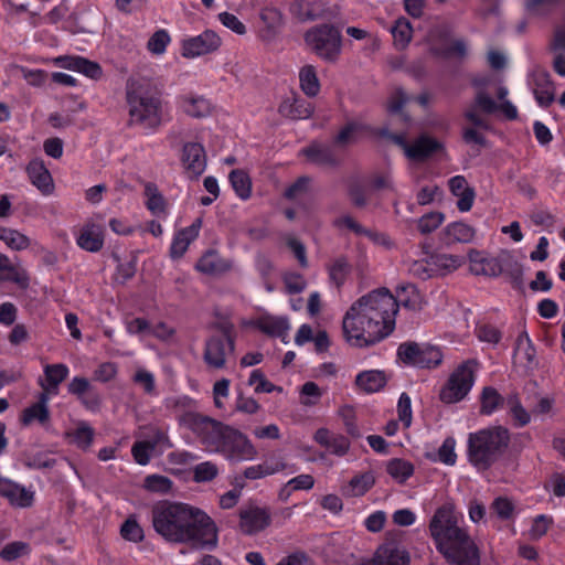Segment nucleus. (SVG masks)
Segmentation results:
<instances>
[{
    "label": "nucleus",
    "instance_id": "1",
    "mask_svg": "<svg viewBox=\"0 0 565 565\" xmlns=\"http://www.w3.org/2000/svg\"><path fill=\"white\" fill-rule=\"evenodd\" d=\"M154 531L167 542L190 544L194 548H214L217 545L215 522L198 507L162 500L151 509Z\"/></svg>",
    "mask_w": 565,
    "mask_h": 565
},
{
    "label": "nucleus",
    "instance_id": "2",
    "mask_svg": "<svg viewBox=\"0 0 565 565\" xmlns=\"http://www.w3.org/2000/svg\"><path fill=\"white\" fill-rule=\"evenodd\" d=\"M177 420L209 451L236 460L252 459L256 455L255 447L244 434L207 415L189 409L179 414Z\"/></svg>",
    "mask_w": 565,
    "mask_h": 565
},
{
    "label": "nucleus",
    "instance_id": "3",
    "mask_svg": "<svg viewBox=\"0 0 565 565\" xmlns=\"http://www.w3.org/2000/svg\"><path fill=\"white\" fill-rule=\"evenodd\" d=\"M430 535L437 550L449 565H481L480 550L469 534L458 526L457 516L449 505L437 509L429 523Z\"/></svg>",
    "mask_w": 565,
    "mask_h": 565
},
{
    "label": "nucleus",
    "instance_id": "4",
    "mask_svg": "<svg viewBox=\"0 0 565 565\" xmlns=\"http://www.w3.org/2000/svg\"><path fill=\"white\" fill-rule=\"evenodd\" d=\"M126 98L129 105V125L156 130L162 124L160 93L145 79L127 81Z\"/></svg>",
    "mask_w": 565,
    "mask_h": 565
},
{
    "label": "nucleus",
    "instance_id": "5",
    "mask_svg": "<svg viewBox=\"0 0 565 565\" xmlns=\"http://www.w3.org/2000/svg\"><path fill=\"white\" fill-rule=\"evenodd\" d=\"M510 433L503 426H493L468 436V459L479 470L489 469L508 449Z\"/></svg>",
    "mask_w": 565,
    "mask_h": 565
},
{
    "label": "nucleus",
    "instance_id": "6",
    "mask_svg": "<svg viewBox=\"0 0 565 565\" xmlns=\"http://www.w3.org/2000/svg\"><path fill=\"white\" fill-rule=\"evenodd\" d=\"M391 324L379 327L364 311L360 299L354 301L342 321L344 338L354 347H371L390 335Z\"/></svg>",
    "mask_w": 565,
    "mask_h": 565
},
{
    "label": "nucleus",
    "instance_id": "7",
    "mask_svg": "<svg viewBox=\"0 0 565 565\" xmlns=\"http://www.w3.org/2000/svg\"><path fill=\"white\" fill-rule=\"evenodd\" d=\"M303 40L308 49L321 60L334 63L342 52V34L332 23H321L305 32Z\"/></svg>",
    "mask_w": 565,
    "mask_h": 565
},
{
    "label": "nucleus",
    "instance_id": "8",
    "mask_svg": "<svg viewBox=\"0 0 565 565\" xmlns=\"http://www.w3.org/2000/svg\"><path fill=\"white\" fill-rule=\"evenodd\" d=\"M470 270L475 275L497 277L508 273L515 281H520L523 275L522 266L509 253H501L498 257H487L477 249L468 253Z\"/></svg>",
    "mask_w": 565,
    "mask_h": 565
},
{
    "label": "nucleus",
    "instance_id": "9",
    "mask_svg": "<svg viewBox=\"0 0 565 565\" xmlns=\"http://www.w3.org/2000/svg\"><path fill=\"white\" fill-rule=\"evenodd\" d=\"M364 311L372 317L374 323L379 327L391 324L390 334L395 329V318L399 309V305L388 289H379L369 292L359 298Z\"/></svg>",
    "mask_w": 565,
    "mask_h": 565
},
{
    "label": "nucleus",
    "instance_id": "10",
    "mask_svg": "<svg viewBox=\"0 0 565 565\" xmlns=\"http://www.w3.org/2000/svg\"><path fill=\"white\" fill-rule=\"evenodd\" d=\"M476 366L475 360H468L455 370L440 391L439 397L444 403H457L469 393L475 381Z\"/></svg>",
    "mask_w": 565,
    "mask_h": 565
},
{
    "label": "nucleus",
    "instance_id": "11",
    "mask_svg": "<svg viewBox=\"0 0 565 565\" xmlns=\"http://www.w3.org/2000/svg\"><path fill=\"white\" fill-rule=\"evenodd\" d=\"M397 358L406 365L430 369L441 363L443 354L435 347L408 341L399 344Z\"/></svg>",
    "mask_w": 565,
    "mask_h": 565
},
{
    "label": "nucleus",
    "instance_id": "12",
    "mask_svg": "<svg viewBox=\"0 0 565 565\" xmlns=\"http://www.w3.org/2000/svg\"><path fill=\"white\" fill-rule=\"evenodd\" d=\"M361 565H411V554L393 533H387L373 556Z\"/></svg>",
    "mask_w": 565,
    "mask_h": 565
},
{
    "label": "nucleus",
    "instance_id": "13",
    "mask_svg": "<svg viewBox=\"0 0 565 565\" xmlns=\"http://www.w3.org/2000/svg\"><path fill=\"white\" fill-rule=\"evenodd\" d=\"M498 110V103L486 92V89H479L475 95L472 104L466 109L463 116L472 126L490 130V122L484 119L481 114L492 115Z\"/></svg>",
    "mask_w": 565,
    "mask_h": 565
},
{
    "label": "nucleus",
    "instance_id": "14",
    "mask_svg": "<svg viewBox=\"0 0 565 565\" xmlns=\"http://www.w3.org/2000/svg\"><path fill=\"white\" fill-rule=\"evenodd\" d=\"M235 351L233 339L225 341L220 337H210L205 341L203 360L209 367L220 370L225 367L228 356Z\"/></svg>",
    "mask_w": 565,
    "mask_h": 565
},
{
    "label": "nucleus",
    "instance_id": "15",
    "mask_svg": "<svg viewBox=\"0 0 565 565\" xmlns=\"http://www.w3.org/2000/svg\"><path fill=\"white\" fill-rule=\"evenodd\" d=\"M270 522V512L266 508L249 505L239 510V529L246 535L265 530Z\"/></svg>",
    "mask_w": 565,
    "mask_h": 565
},
{
    "label": "nucleus",
    "instance_id": "16",
    "mask_svg": "<svg viewBox=\"0 0 565 565\" xmlns=\"http://www.w3.org/2000/svg\"><path fill=\"white\" fill-rule=\"evenodd\" d=\"M221 45V38L212 30H206L198 36L183 41L182 55L195 57L216 51Z\"/></svg>",
    "mask_w": 565,
    "mask_h": 565
},
{
    "label": "nucleus",
    "instance_id": "17",
    "mask_svg": "<svg viewBox=\"0 0 565 565\" xmlns=\"http://www.w3.org/2000/svg\"><path fill=\"white\" fill-rule=\"evenodd\" d=\"M182 163L190 179H198L206 168L204 147L198 142H186L182 150Z\"/></svg>",
    "mask_w": 565,
    "mask_h": 565
},
{
    "label": "nucleus",
    "instance_id": "18",
    "mask_svg": "<svg viewBox=\"0 0 565 565\" xmlns=\"http://www.w3.org/2000/svg\"><path fill=\"white\" fill-rule=\"evenodd\" d=\"M443 150L444 145L440 141L423 134L411 142V147H407L406 157L413 161L423 162Z\"/></svg>",
    "mask_w": 565,
    "mask_h": 565
},
{
    "label": "nucleus",
    "instance_id": "19",
    "mask_svg": "<svg viewBox=\"0 0 565 565\" xmlns=\"http://www.w3.org/2000/svg\"><path fill=\"white\" fill-rule=\"evenodd\" d=\"M26 173L31 183L44 195H50L54 191V182L43 160L34 159L29 162Z\"/></svg>",
    "mask_w": 565,
    "mask_h": 565
},
{
    "label": "nucleus",
    "instance_id": "20",
    "mask_svg": "<svg viewBox=\"0 0 565 565\" xmlns=\"http://www.w3.org/2000/svg\"><path fill=\"white\" fill-rule=\"evenodd\" d=\"M302 154L312 163L321 167H337L340 158L333 148L319 142H312L301 150Z\"/></svg>",
    "mask_w": 565,
    "mask_h": 565
},
{
    "label": "nucleus",
    "instance_id": "21",
    "mask_svg": "<svg viewBox=\"0 0 565 565\" xmlns=\"http://www.w3.org/2000/svg\"><path fill=\"white\" fill-rule=\"evenodd\" d=\"M313 439L322 447L327 448L331 454L342 457L350 449L349 439L341 435L330 431L328 428H319Z\"/></svg>",
    "mask_w": 565,
    "mask_h": 565
},
{
    "label": "nucleus",
    "instance_id": "22",
    "mask_svg": "<svg viewBox=\"0 0 565 565\" xmlns=\"http://www.w3.org/2000/svg\"><path fill=\"white\" fill-rule=\"evenodd\" d=\"M0 495L8 499L11 504L26 508L32 504L33 493L24 487L0 477Z\"/></svg>",
    "mask_w": 565,
    "mask_h": 565
},
{
    "label": "nucleus",
    "instance_id": "23",
    "mask_svg": "<svg viewBox=\"0 0 565 565\" xmlns=\"http://www.w3.org/2000/svg\"><path fill=\"white\" fill-rule=\"evenodd\" d=\"M278 113L285 118L301 120L311 117L313 114V107L303 98L288 97L280 103Z\"/></svg>",
    "mask_w": 565,
    "mask_h": 565
},
{
    "label": "nucleus",
    "instance_id": "24",
    "mask_svg": "<svg viewBox=\"0 0 565 565\" xmlns=\"http://www.w3.org/2000/svg\"><path fill=\"white\" fill-rule=\"evenodd\" d=\"M77 245L90 253L99 252L104 246V228L95 223L85 224L77 236Z\"/></svg>",
    "mask_w": 565,
    "mask_h": 565
},
{
    "label": "nucleus",
    "instance_id": "25",
    "mask_svg": "<svg viewBox=\"0 0 565 565\" xmlns=\"http://www.w3.org/2000/svg\"><path fill=\"white\" fill-rule=\"evenodd\" d=\"M178 103L182 113L192 118H205L212 113L211 103L203 96L193 94L182 95L179 97Z\"/></svg>",
    "mask_w": 565,
    "mask_h": 565
},
{
    "label": "nucleus",
    "instance_id": "26",
    "mask_svg": "<svg viewBox=\"0 0 565 565\" xmlns=\"http://www.w3.org/2000/svg\"><path fill=\"white\" fill-rule=\"evenodd\" d=\"M475 227L463 222L448 224L440 233V241L444 245L450 246L456 243H470L475 238Z\"/></svg>",
    "mask_w": 565,
    "mask_h": 565
},
{
    "label": "nucleus",
    "instance_id": "27",
    "mask_svg": "<svg viewBox=\"0 0 565 565\" xmlns=\"http://www.w3.org/2000/svg\"><path fill=\"white\" fill-rule=\"evenodd\" d=\"M55 62L63 68L77 71L94 79L102 76V67L98 63L81 56H60Z\"/></svg>",
    "mask_w": 565,
    "mask_h": 565
},
{
    "label": "nucleus",
    "instance_id": "28",
    "mask_svg": "<svg viewBox=\"0 0 565 565\" xmlns=\"http://www.w3.org/2000/svg\"><path fill=\"white\" fill-rule=\"evenodd\" d=\"M450 192L458 196L457 207L461 212H468L473 204L475 190L468 185L465 177L456 175L449 180Z\"/></svg>",
    "mask_w": 565,
    "mask_h": 565
},
{
    "label": "nucleus",
    "instance_id": "29",
    "mask_svg": "<svg viewBox=\"0 0 565 565\" xmlns=\"http://www.w3.org/2000/svg\"><path fill=\"white\" fill-rule=\"evenodd\" d=\"M47 393L42 392L36 403L23 409L20 418L22 425L29 426L34 420L39 422L42 425H45L50 420V411L47 407Z\"/></svg>",
    "mask_w": 565,
    "mask_h": 565
},
{
    "label": "nucleus",
    "instance_id": "30",
    "mask_svg": "<svg viewBox=\"0 0 565 565\" xmlns=\"http://www.w3.org/2000/svg\"><path fill=\"white\" fill-rule=\"evenodd\" d=\"M201 226V220H196L191 226L179 231L171 244L170 256L173 259L180 258L186 252L190 243L199 235V228Z\"/></svg>",
    "mask_w": 565,
    "mask_h": 565
},
{
    "label": "nucleus",
    "instance_id": "31",
    "mask_svg": "<svg viewBox=\"0 0 565 565\" xmlns=\"http://www.w3.org/2000/svg\"><path fill=\"white\" fill-rule=\"evenodd\" d=\"M535 99L542 107H548L555 99V87L547 72L539 73L534 79Z\"/></svg>",
    "mask_w": 565,
    "mask_h": 565
},
{
    "label": "nucleus",
    "instance_id": "32",
    "mask_svg": "<svg viewBox=\"0 0 565 565\" xmlns=\"http://www.w3.org/2000/svg\"><path fill=\"white\" fill-rule=\"evenodd\" d=\"M375 484V477L372 471L354 476L347 486L342 488L343 495L349 498L364 495Z\"/></svg>",
    "mask_w": 565,
    "mask_h": 565
},
{
    "label": "nucleus",
    "instance_id": "33",
    "mask_svg": "<svg viewBox=\"0 0 565 565\" xmlns=\"http://www.w3.org/2000/svg\"><path fill=\"white\" fill-rule=\"evenodd\" d=\"M342 223L345 227L353 231L358 235L366 236L370 241H372L376 245L384 246L386 248H391L393 243L391 238L385 234L377 231H373L362 226L351 216H344L342 218Z\"/></svg>",
    "mask_w": 565,
    "mask_h": 565
},
{
    "label": "nucleus",
    "instance_id": "34",
    "mask_svg": "<svg viewBox=\"0 0 565 565\" xmlns=\"http://www.w3.org/2000/svg\"><path fill=\"white\" fill-rule=\"evenodd\" d=\"M259 17L265 24V28L260 32L262 39L267 41L273 40L284 23L281 12L276 8H264Z\"/></svg>",
    "mask_w": 565,
    "mask_h": 565
},
{
    "label": "nucleus",
    "instance_id": "35",
    "mask_svg": "<svg viewBox=\"0 0 565 565\" xmlns=\"http://www.w3.org/2000/svg\"><path fill=\"white\" fill-rule=\"evenodd\" d=\"M329 280L340 289L351 273V265L345 256H339L327 265Z\"/></svg>",
    "mask_w": 565,
    "mask_h": 565
},
{
    "label": "nucleus",
    "instance_id": "36",
    "mask_svg": "<svg viewBox=\"0 0 565 565\" xmlns=\"http://www.w3.org/2000/svg\"><path fill=\"white\" fill-rule=\"evenodd\" d=\"M356 385L367 393L380 391L386 384L385 374L381 371H365L355 379Z\"/></svg>",
    "mask_w": 565,
    "mask_h": 565
},
{
    "label": "nucleus",
    "instance_id": "37",
    "mask_svg": "<svg viewBox=\"0 0 565 565\" xmlns=\"http://www.w3.org/2000/svg\"><path fill=\"white\" fill-rule=\"evenodd\" d=\"M47 387L41 383L44 392L56 393L58 385L67 377L68 367L63 363L49 364L44 367Z\"/></svg>",
    "mask_w": 565,
    "mask_h": 565
},
{
    "label": "nucleus",
    "instance_id": "38",
    "mask_svg": "<svg viewBox=\"0 0 565 565\" xmlns=\"http://www.w3.org/2000/svg\"><path fill=\"white\" fill-rule=\"evenodd\" d=\"M256 326L262 332L275 337L284 335L289 329L286 318L271 316L259 318Z\"/></svg>",
    "mask_w": 565,
    "mask_h": 565
},
{
    "label": "nucleus",
    "instance_id": "39",
    "mask_svg": "<svg viewBox=\"0 0 565 565\" xmlns=\"http://www.w3.org/2000/svg\"><path fill=\"white\" fill-rule=\"evenodd\" d=\"M514 355L525 361L526 367H532L535 362V349L526 331H522L515 340Z\"/></svg>",
    "mask_w": 565,
    "mask_h": 565
},
{
    "label": "nucleus",
    "instance_id": "40",
    "mask_svg": "<svg viewBox=\"0 0 565 565\" xmlns=\"http://www.w3.org/2000/svg\"><path fill=\"white\" fill-rule=\"evenodd\" d=\"M299 81L300 87L307 96L315 97L318 95L320 83L315 66L305 65L299 72Z\"/></svg>",
    "mask_w": 565,
    "mask_h": 565
},
{
    "label": "nucleus",
    "instance_id": "41",
    "mask_svg": "<svg viewBox=\"0 0 565 565\" xmlns=\"http://www.w3.org/2000/svg\"><path fill=\"white\" fill-rule=\"evenodd\" d=\"M504 398L499 392L492 386L483 387L480 395V413L483 415H490L495 409L503 405Z\"/></svg>",
    "mask_w": 565,
    "mask_h": 565
},
{
    "label": "nucleus",
    "instance_id": "42",
    "mask_svg": "<svg viewBox=\"0 0 565 565\" xmlns=\"http://www.w3.org/2000/svg\"><path fill=\"white\" fill-rule=\"evenodd\" d=\"M394 44L397 49H405L412 40L413 28L406 18H399L392 26Z\"/></svg>",
    "mask_w": 565,
    "mask_h": 565
},
{
    "label": "nucleus",
    "instance_id": "43",
    "mask_svg": "<svg viewBox=\"0 0 565 565\" xmlns=\"http://www.w3.org/2000/svg\"><path fill=\"white\" fill-rule=\"evenodd\" d=\"M230 182L234 191L241 199L246 200L250 196L252 182L248 174L245 171L239 169L233 170L230 173Z\"/></svg>",
    "mask_w": 565,
    "mask_h": 565
},
{
    "label": "nucleus",
    "instance_id": "44",
    "mask_svg": "<svg viewBox=\"0 0 565 565\" xmlns=\"http://www.w3.org/2000/svg\"><path fill=\"white\" fill-rule=\"evenodd\" d=\"M195 268L204 274L214 275L221 273L223 267V262L214 250H207L203 254V256L198 260Z\"/></svg>",
    "mask_w": 565,
    "mask_h": 565
},
{
    "label": "nucleus",
    "instance_id": "45",
    "mask_svg": "<svg viewBox=\"0 0 565 565\" xmlns=\"http://www.w3.org/2000/svg\"><path fill=\"white\" fill-rule=\"evenodd\" d=\"M386 471L392 478L402 483L414 473V466L404 459H392L387 462Z\"/></svg>",
    "mask_w": 565,
    "mask_h": 565
},
{
    "label": "nucleus",
    "instance_id": "46",
    "mask_svg": "<svg viewBox=\"0 0 565 565\" xmlns=\"http://www.w3.org/2000/svg\"><path fill=\"white\" fill-rule=\"evenodd\" d=\"M365 129L366 127L364 125L358 121H350L333 138V143L338 147L344 148L354 142L355 136Z\"/></svg>",
    "mask_w": 565,
    "mask_h": 565
},
{
    "label": "nucleus",
    "instance_id": "47",
    "mask_svg": "<svg viewBox=\"0 0 565 565\" xmlns=\"http://www.w3.org/2000/svg\"><path fill=\"white\" fill-rule=\"evenodd\" d=\"M433 264L436 266V275L440 270L452 271L459 268L465 263L463 256L450 254H435L431 255Z\"/></svg>",
    "mask_w": 565,
    "mask_h": 565
},
{
    "label": "nucleus",
    "instance_id": "48",
    "mask_svg": "<svg viewBox=\"0 0 565 565\" xmlns=\"http://www.w3.org/2000/svg\"><path fill=\"white\" fill-rule=\"evenodd\" d=\"M0 239L17 250L25 249L30 245V239L25 235L7 227L0 228Z\"/></svg>",
    "mask_w": 565,
    "mask_h": 565
},
{
    "label": "nucleus",
    "instance_id": "49",
    "mask_svg": "<svg viewBox=\"0 0 565 565\" xmlns=\"http://www.w3.org/2000/svg\"><path fill=\"white\" fill-rule=\"evenodd\" d=\"M173 482L170 478L161 475H149L145 478L143 488L150 492L166 494L172 489Z\"/></svg>",
    "mask_w": 565,
    "mask_h": 565
},
{
    "label": "nucleus",
    "instance_id": "50",
    "mask_svg": "<svg viewBox=\"0 0 565 565\" xmlns=\"http://www.w3.org/2000/svg\"><path fill=\"white\" fill-rule=\"evenodd\" d=\"M145 194L147 196V207L153 213V214H160L163 213L166 210V203L164 199L159 192L158 188L153 183H147L145 186Z\"/></svg>",
    "mask_w": 565,
    "mask_h": 565
},
{
    "label": "nucleus",
    "instance_id": "51",
    "mask_svg": "<svg viewBox=\"0 0 565 565\" xmlns=\"http://www.w3.org/2000/svg\"><path fill=\"white\" fill-rule=\"evenodd\" d=\"M491 514L497 515L499 519L507 521L511 520L514 514V504L507 497H498L490 505Z\"/></svg>",
    "mask_w": 565,
    "mask_h": 565
},
{
    "label": "nucleus",
    "instance_id": "52",
    "mask_svg": "<svg viewBox=\"0 0 565 565\" xmlns=\"http://www.w3.org/2000/svg\"><path fill=\"white\" fill-rule=\"evenodd\" d=\"M445 220V215L441 212H430L423 215L417 221V230L426 235L438 228Z\"/></svg>",
    "mask_w": 565,
    "mask_h": 565
},
{
    "label": "nucleus",
    "instance_id": "53",
    "mask_svg": "<svg viewBox=\"0 0 565 565\" xmlns=\"http://www.w3.org/2000/svg\"><path fill=\"white\" fill-rule=\"evenodd\" d=\"M408 270L411 275L422 280L428 279L436 275V266H434L433 264L431 256L429 257V259H420L413 262Z\"/></svg>",
    "mask_w": 565,
    "mask_h": 565
},
{
    "label": "nucleus",
    "instance_id": "54",
    "mask_svg": "<svg viewBox=\"0 0 565 565\" xmlns=\"http://www.w3.org/2000/svg\"><path fill=\"white\" fill-rule=\"evenodd\" d=\"M339 416L342 418L345 431L353 438L361 437L356 425V416L352 406L344 405L339 409Z\"/></svg>",
    "mask_w": 565,
    "mask_h": 565
},
{
    "label": "nucleus",
    "instance_id": "55",
    "mask_svg": "<svg viewBox=\"0 0 565 565\" xmlns=\"http://www.w3.org/2000/svg\"><path fill=\"white\" fill-rule=\"evenodd\" d=\"M248 385L255 386L256 393H271L274 391L281 392L282 388L269 382L260 370H254L249 376Z\"/></svg>",
    "mask_w": 565,
    "mask_h": 565
},
{
    "label": "nucleus",
    "instance_id": "56",
    "mask_svg": "<svg viewBox=\"0 0 565 565\" xmlns=\"http://www.w3.org/2000/svg\"><path fill=\"white\" fill-rule=\"evenodd\" d=\"M56 460L47 457L44 452H36L32 455H25L23 465L29 469H50L54 467Z\"/></svg>",
    "mask_w": 565,
    "mask_h": 565
},
{
    "label": "nucleus",
    "instance_id": "57",
    "mask_svg": "<svg viewBox=\"0 0 565 565\" xmlns=\"http://www.w3.org/2000/svg\"><path fill=\"white\" fill-rule=\"evenodd\" d=\"M322 396V391L315 382H306L300 388V403L305 406H312Z\"/></svg>",
    "mask_w": 565,
    "mask_h": 565
},
{
    "label": "nucleus",
    "instance_id": "58",
    "mask_svg": "<svg viewBox=\"0 0 565 565\" xmlns=\"http://www.w3.org/2000/svg\"><path fill=\"white\" fill-rule=\"evenodd\" d=\"M218 475V468L211 461L201 462L193 470V479L196 482L212 481Z\"/></svg>",
    "mask_w": 565,
    "mask_h": 565
},
{
    "label": "nucleus",
    "instance_id": "59",
    "mask_svg": "<svg viewBox=\"0 0 565 565\" xmlns=\"http://www.w3.org/2000/svg\"><path fill=\"white\" fill-rule=\"evenodd\" d=\"M121 536L131 542H141L143 540V530L135 519H127L120 529Z\"/></svg>",
    "mask_w": 565,
    "mask_h": 565
},
{
    "label": "nucleus",
    "instance_id": "60",
    "mask_svg": "<svg viewBox=\"0 0 565 565\" xmlns=\"http://www.w3.org/2000/svg\"><path fill=\"white\" fill-rule=\"evenodd\" d=\"M29 550H30V547L26 543L17 541V542L7 544L0 552V556L4 561L10 562V561H14V559L21 557L22 555L28 554Z\"/></svg>",
    "mask_w": 565,
    "mask_h": 565
},
{
    "label": "nucleus",
    "instance_id": "61",
    "mask_svg": "<svg viewBox=\"0 0 565 565\" xmlns=\"http://www.w3.org/2000/svg\"><path fill=\"white\" fill-rule=\"evenodd\" d=\"M170 36L167 31L159 30L149 39L147 47L153 54H162L166 51Z\"/></svg>",
    "mask_w": 565,
    "mask_h": 565
},
{
    "label": "nucleus",
    "instance_id": "62",
    "mask_svg": "<svg viewBox=\"0 0 565 565\" xmlns=\"http://www.w3.org/2000/svg\"><path fill=\"white\" fill-rule=\"evenodd\" d=\"M282 280L287 292L291 295L301 292L307 286L306 279L298 273H286Z\"/></svg>",
    "mask_w": 565,
    "mask_h": 565
},
{
    "label": "nucleus",
    "instance_id": "63",
    "mask_svg": "<svg viewBox=\"0 0 565 565\" xmlns=\"http://www.w3.org/2000/svg\"><path fill=\"white\" fill-rule=\"evenodd\" d=\"M153 445L148 444L146 440L137 441L131 448L134 459L139 465H147L150 461V454L153 451Z\"/></svg>",
    "mask_w": 565,
    "mask_h": 565
},
{
    "label": "nucleus",
    "instance_id": "64",
    "mask_svg": "<svg viewBox=\"0 0 565 565\" xmlns=\"http://www.w3.org/2000/svg\"><path fill=\"white\" fill-rule=\"evenodd\" d=\"M315 484V479L311 475H299L292 479H290L285 488L280 491V498L284 495L287 488H290L291 491L297 490H310Z\"/></svg>",
    "mask_w": 565,
    "mask_h": 565
}]
</instances>
